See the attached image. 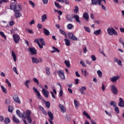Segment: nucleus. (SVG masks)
Wrapping results in <instances>:
<instances>
[{"mask_svg":"<svg viewBox=\"0 0 124 124\" xmlns=\"http://www.w3.org/2000/svg\"><path fill=\"white\" fill-rule=\"evenodd\" d=\"M101 1H102V0H91V3L93 5H101L102 9L106 10V7L101 4Z\"/></svg>","mask_w":124,"mask_h":124,"instance_id":"1","label":"nucleus"},{"mask_svg":"<svg viewBox=\"0 0 124 124\" xmlns=\"http://www.w3.org/2000/svg\"><path fill=\"white\" fill-rule=\"evenodd\" d=\"M107 31L109 35H113V34H114V35H118V32H117V31L113 28H108Z\"/></svg>","mask_w":124,"mask_h":124,"instance_id":"2","label":"nucleus"},{"mask_svg":"<svg viewBox=\"0 0 124 124\" xmlns=\"http://www.w3.org/2000/svg\"><path fill=\"white\" fill-rule=\"evenodd\" d=\"M31 110L28 109L26 110V114L27 115V120L29 124H31L32 123V119L31 118Z\"/></svg>","mask_w":124,"mask_h":124,"instance_id":"3","label":"nucleus"},{"mask_svg":"<svg viewBox=\"0 0 124 124\" xmlns=\"http://www.w3.org/2000/svg\"><path fill=\"white\" fill-rule=\"evenodd\" d=\"M14 41L15 42L16 44L19 43L20 42V39L21 38L20 37V36L18 35V34H14L13 35Z\"/></svg>","mask_w":124,"mask_h":124,"instance_id":"4","label":"nucleus"},{"mask_svg":"<svg viewBox=\"0 0 124 124\" xmlns=\"http://www.w3.org/2000/svg\"><path fill=\"white\" fill-rule=\"evenodd\" d=\"M110 90L111 93H113L115 95H117L118 94V89L115 85H111L110 87Z\"/></svg>","mask_w":124,"mask_h":124,"instance_id":"5","label":"nucleus"},{"mask_svg":"<svg viewBox=\"0 0 124 124\" xmlns=\"http://www.w3.org/2000/svg\"><path fill=\"white\" fill-rule=\"evenodd\" d=\"M83 114L84 115H85L86 117V118H87V119H89V120H91V124H96V122H95V121H94L93 119L92 120V119L91 118V116H90L89 115V114H88L87 113V112L84 111H83Z\"/></svg>","mask_w":124,"mask_h":124,"instance_id":"6","label":"nucleus"},{"mask_svg":"<svg viewBox=\"0 0 124 124\" xmlns=\"http://www.w3.org/2000/svg\"><path fill=\"white\" fill-rule=\"evenodd\" d=\"M42 93L45 97H46V98H48V97H49V91H48L47 90L43 88V89L42 90Z\"/></svg>","mask_w":124,"mask_h":124,"instance_id":"7","label":"nucleus"},{"mask_svg":"<svg viewBox=\"0 0 124 124\" xmlns=\"http://www.w3.org/2000/svg\"><path fill=\"white\" fill-rule=\"evenodd\" d=\"M57 74L59 75V77H60L61 79H62V80L65 79V77H64V73L63 72V71H58Z\"/></svg>","mask_w":124,"mask_h":124,"instance_id":"8","label":"nucleus"},{"mask_svg":"<svg viewBox=\"0 0 124 124\" xmlns=\"http://www.w3.org/2000/svg\"><path fill=\"white\" fill-rule=\"evenodd\" d=\"M28 51L30 52L31 55H36L37 53V51H36V49L34 47H29Z\"/></svg>","mask_w":124,"mask_h":124,"instance_id":"9","label":"nucleus"},{"mask_svg":"<svg viewBox=\"0 0 124 124\" xmlns=\"http://www.w3.org/2000/svg\"><path fill=\"white\" fill-rule=\"evenodd\" d=\"M13 100L16 103H17L18 104H21V101L20 100V98H19V96L17 95H15L13 97Z\"/></svg>","mask_w":124,"mask_h":124,"instance_id":"10","label":"nucleus"},{"mask_svg":"<svg viewBox=\"0 0 124 124\" xmlns=\"http://www.w3.org/2000/svg\"><path fill=\"white\" fill-rule=\"evenodd\" d=\"M32 89H33V91L34 92V93H37V95L39 97V99H42V96L40 94V93H39V92L38 91L37 89H36L35 87H33Z\"/></svg>","mask_w":124,"mask_h":124,"instance_id":"11","label":"nucleus"},{"mask_svg":"<svg viewBox=\"0 0 124 124\" xmlns=\"http://www.w3.org/2000/svg\"><path fill=\"white\" fill-rule=\"evenodd\" d=\"M87 90V88L86 86H82L81 88L79 89V92H80L81 94H85V92L84 91H86Z\"/></svg>","mask_w":124,"mask_h":124,"instance_id":"12","label":"nucleus"},{"mask_svg":"<svg viewBox=\"0 0 124 124\" xmlns=\"http://www.w3.org/2000/svg\"><path fill=\"white\" fill-rule=\"evenodd\" d=\"M73 18L76 20L77 23H79V24H81V21H80V17L77 15H74L73 16Z\"/></svg>","mask_w":124,"mask_h":124,"instance_id":"13","label":"nucleus"},{"mask_svg":"<svg viewBox=\"0 0 124 124\" xmlns=\"http://www.w3.org/2000/svg\"><path fill=\"white\" fill-rule=\"evenodd\" d=\"M118 106L119 107H124V101L123 100V98H119V103L118 104Z\"/></svg>","mask_w":124,"mask_h":124,"instance_id":"14","label":"nucleus"},{"mask_svg":"<svg viewBox=\"0 0 124 124\" xmlns=\"http://www.w3.org/2000/svg\"><path fill=\"white\" fill-rule=\"evenodd\" d=\"M22 10V5L20 4H18L17 5H16V7L14 10V11H21Z\"/></svg>","mask_w":124,"mask_h":124,"instance_id":"15","label":"nucleus"},{"mask_svg":"<svg viewBox=\"0 0 124 124\" xmlns=\"http://www.w3.org/2000/svg\"><path fill=\"white\" fill-rule=\"evenodd\" d=\"M13 121L16 124H20V120L15 115L13 116Z\"/></svg>","mask_w":124,"mask_h":124,"instance_id":"16","label":"nucleus"},{"mask_svg":"<svg viewBox=\"0 0 124 124\" xmlns=\"http://www.w3.org/2000/svg\"><path fill=\"white\" fill-rule=\"evenodd\" d=\"M66 18L68 22H73V17L71 16L70 15H67Z\"/></svg>","mask_w":124,"mask_h":124,"instance_id":"17","label":"nucleus"},{"mask_svg":"<svg viewBox=\"0 0 124 124\" xmlns=\"http://www.w3.org/2000/svg\"><path fill=\"white\" fill-rule=\"evenodd\" d=\"M15 14V16L16 18H20L22 16V14L20 13V11H14Z\"/></svg>","mask_w":124,"mask_h":124,"instance_id":"18","label":"nucleus"},{"mask_svg":"<svg viewBox=\"0 0 124 124\" xmlns=\"http://www.w3.org/2000/svg\"><path fill=\"white\" fill-rule=\"evenodd\" d=\"M119 79H120V76H116L111 78L110 80L111 82H116V81H117V80H119Z\"/></svg>","mask_w":124,"mask_h":124,"instance_id":"19","label":"nucleus"},{"mask_svg":"<svg viewBox=\"0 0 124 124\" xmlns=\"http://www.w3.org/2000/svg\"><path fill=\"white\" fill-rule=\"evenodd\" d=\"M59 108H60L62 113H64L65 112H66V109H65V108L64 107V106H63V105L62 104H59Z\"/></svg>","mask_w":124,"mask_h":124,"instance_id":"20","label":"nucleus"},{"mask_svg":"<svg viewBox=\"0 0 124 124\" xmlns=\"http://www.w3.org/2000/svg\"><path fill=\"white\" fill-rule=\"evenodd\" d=\"M48 116L49 117L50 120L51 121H53L54 120V115H53V113L52 112L49 111L47 112Z\"/></svg>","mask_w":124,"mask_h":124,"instance_id":"21","label":"nucleus"},{"mask_svg":"<svg viewBox=\"0 0 124 124\" xmlns=\"http://www.w3.org/2000/svg\"><path fill=\"white\" fill-rule=\"evenodd\" d=\"M31 60H32V62L33 63H36V64H37L38 63H39V61H38V60H37V58L32 57Z\"/></svg>","mask_w":124,"mask_h":124,"instance_id":"22","label":"nucleus"},{"mask_svg":"<svg viewBox=\"0 0 124 124\" xmlns=\"http://www.w3.org/2000/svg\"><path fill=\"white\" fill-rule=\"evenodd\" d=\"M43 31H44V34H45V35H46V36L50 35V31H49V30L45 28H44Z\"/></svg>","mask_w":124,"mask_h":124,"instance_id":"23","label":"nucleus"},{"mask_svg":"<svg viewBox=\"0 0 124 124\" xmlns=\"http://www.w3.org/2000/svg\"><path fill=\"white\" fill-rule=\"evenodd\" d=\"M10 7L11 10L14 11V9H15V7H16V3H15V2L11 3Z\"/></svg>","mask_w":124,"mask_h":124,"instance_id":"24","label":"nucleus"},{"mask_svg":"<svg viewBox=\"0 0 124 124\" xmlns=\"http://www.w3.org/2000/svg\"><path fill=\"white\" fill-rule=\"evenodd\" d=\"M83 17L87 21H89V17L88 13L85 12L83 14Z\"/></svg>","mask_w":124,"mask_h":124,"instance_id":"25","label":"nucleus"},{"mask_svg":"<svg viewBox=\"0 0 124 124\" xmlns=\"http://www.w3.org/2000/svg\"><path fill=\"white\" fill-rule=\"evenodd\" d=\"M12 56L13 58V60L14 62H16L17 61V57L16 56V54L14 53V51H12Z\"/></svg>","mask_w":124,"mask_h":124,"instance_id":"26","label":"nucleus"},{"mask_svg":"<svg viewBox=\"0 0 124 124\" xmlns=\"http://www.w3.org/2000/svg\"><path fill=\"white\" fill-rule=\"evenodd\" d=\"M42 22H45L47 20V16L46 14H44L41 17Z\"/></svg>","mask_w":124,"mask_h":124,"instance_id":"27","label":"nucleus"},{"mask_svg":"<svg viewBox=\"0 0 124 124\" xmlns=\"http://www.w3.org/2000/svg\"><path fill=\"white\" fill-rule=\"evenodd\" d=\"M64 42L65 43V45L66 46H70V41L68 40V39H65Z\"/></svg>","mask_w":124,"mask_h":124,"instance_id":"28","label":"nucleus"},{"mask_svg":"<svg viewBox=\"0 0 124 124\" xmlns=\"http://www.w3.org/2000/svg\"><path fill=\"white\" fill-rule=\"evenodd\" d=\"M46 73L47 75H48V76H50V68L46 67Z\"/></svg>","mask_w":124,"mask_h":124,"instance_id":"29","label":"nucleus"},{"mask_svg":"<svg viewBox=\"0 0 124 124\" xmlns=\"http://www.w3.org/2000/svg\"><path fill=\"white\" fill-rule=\"evenodd\" d=\"M28 117V114H27V112H24L21 115V118H22V119H27Z\"/></svg>","mask_w":124,"mask_h":124,"instance_id":"30","label":"nucleus"},{"mask_svg":"<svg viewBox=\"0 0 124 124\" xmlns=\"http://www.w3.org/2000/svg\"><path fill=\"white\" fill-rule=\"evenodd\" d=\"M81 72L82 74L84 73V76L85 77H87V76H88L89 75V72H88L86 70L84 71L82 69H81Z\"/></svg>","mask_w":124,"mask_h":124,"instance_id":"31","label":"nucleus"},{"mask_svg":"<svg viewBox=\"0 0 124 124\" xmlns=\"http://www.w3.org/2000/svg\"><path fill=\"white\" fill-rule=\"evenodd\" d=\"M101 32V30L100 29H99L98 30H96V31H94L93 32L94 34L96 35H99Z\"/></svg>","mask_w":124,"mask_h":124,"instance_id":"32","label":"nucleus"},{"mask_svg":"<svg viewBox=\"0 0 124 124\" xmlns=\"http://www.w3.org/2000/svg\"><path fill=\"white\" fill-rule=\"evenodd\" d=\"M111 106H113L114 107H116L117 106V102L112 101L110 103Z\"/></svg>","mask_w":124,"mask_h":124,"instance_id":"33","label":"nucleus"},{"mask_svg":"<svg viewBox=\"0 0 124 124\" xmlns=\"http://www.w3.org/2000/svg\"><path fill=\"white\" fill-rule=\"evenodd\" d=\"M64 63L67 67H70V62H69L68 61L65 60L64 61Z\"/></svg>","mask_w":124,"mask_h":124,"instance_id":"34","label":"nucleus"},{"mask_svg":"<svg viewBox=\"0 0 124 124\" xmlns=\"http://www.w3.org/2000/svg\"><path fill=\"white\" fill-rule=\"evenodd\" d=\"M4 122L5 124H8L10 123V119L7 117V118H5Z\"/></svg>","mask_w":124,"mask_h":124,"instance_id":"35","label":"nucleus"},{"mask_svg":"<svg viewBox=\"0 0 124 124\" xmlns=\"http://www.w3.org/2000/svg\"><path fill=\"white\" fill-rule=\"evenodd\" d=\"M78 11H79V7H78V6H75V9H74V12H75L76 14H77Z\"/></svg>","mask_w":124,"mask_h":124,"instance_id":"36","label":"nucleus"},{"mask_svg":"<svg viewBox=\"0 0 124 124\" xmlns=\"http://www.w3.org/2000/svg\"><path fill=\"white\" fill-rule=\"evenodd\" d=\"M54 4H55L56 7H57V8H58V9H61V8L62 7V6H61V5H60V4H59V3H58L57 2H55Z\"/></svg>","mask_w":124,"mask_h":124,"instance_id":"37","label":"nucleus"},{"mask_svg":"<svg viewBox=\"0 0 124 124\" xmlns=\"http://www.w3.org/2000/svg\"><path fill=\"white\" fill-rule=\"evenodd\" d=\"M14 108L12 106H9L8 108V111L9 112H10V113H12V112H13V110H14Z\"/></svg>","mask_w":124,"mask_h":124,"instance_id":"38","label":"nucleus"},{"mask_svg":"<svg viewBox=\"0 0 124 124\" xmlns=\"http://www.w3.org/2000/svg\"><path fill=\"white\" fill-rule=\"evenodd\" d=\"M74 104H75V107L76 108L79 107V103L78 102V101H77V100H74Z\"/></svg>","mask_w":124,"mask_h":124,"instance_id":"39","label":"nucleus"},{"mask_svg":"<svg viewBox=\"0 0 124 124\" xmlns=\"http://www.w3.org/2000/svg\"><path fill=\"white\" fill-rule=\"evenodd\" d=\"M114 110L115 111L116 114H119L120 113V109L119 108V107H115Z\"/></svg>","mask_w":124,"mask_h":124,"instance_id":"40","label":"nucleus"},{"mask_svg":"<svg viewBox=\"0 0 124 124\" xmlns=\"http://www.w3.org/2000/svg\"><path fill=\"white\" fill-rule=\"evenodd\" d=\"M0 35H1V36H2V37H3L4 39H6V36L5 35V34H4V33H3V32L0 31Z\"/></svg>","mask_w":124,"mask_h":124,"instance_id":"41","label":"nucleus"},{"mask_svg":"<svg viewBox=\"0 0 124 124\" xmlns=\"http://www.w3.org/2000/svg\"><path fill=\"white\" fill-rule=\"evenodd\" d=\"M97 73L99 77H100V78L102 77V72H101V71L98 70L97 71Z\"/></svg>","mask_w":124,"mask_h":124,"instance_id":"42","label":"nucleus"},{"mask_svg":"<svg viewBox=\"0 0 124 124\" xmlns=\"http://www.w3.org/2000/svg\"><path fill=\"white\" fill-rule=\"evenodd\" d=\"M1 89L2 91V92H3V93H7V90H6V89H5L3 86H1Z\"/></svg>","mask_w":124,"mask_h":124,"instance_id":"43","label":"nucleus"},{"mask_svg":"<svg viewBox=\"0 0 124 124\" xmlns=\"http://www.w3.org/2000/svg\"><path fill=\"white\" fill-rule=\"evenodd\" d=\"M84 29H85V31H87L88 32H91V29H90V28L84 26Z\"/></svg>","mask_w":124,"mask_h":124,"instance_id":"44","label":"nucleus"},{"mask_svg":"<svg viewBox=\"0 0 124 124\" xmlns=\"http://www.w3.org/2000/svg\"><path fill=\"white\" fill-rule=\"evenodd\" d=\"M46 108H50V102H46Z\"/></svg>","mask_w":124,"mask_h":124,"instance_id":"45","label":"nucleus"},{"mask_svg":"<svg viewBox=\"0 0 124 124\" xmlns=\"http://www.w3.org/2000/svg\"><path fill=\"white\" fill-rule=\"evenodd\" d=\"M39 41L42 45H45V42H44V40L43 38H40Z\"/></svg>","mask_w":124,"mask_h":124,"instance_id":"46","label":"nucleus"},{"mask_svg":"<svg viewBox=\"0 0 124 124\" xmlns=\"http://www.w3.org/2000/svg\"><path fill=\"white\" fill-rule=\"evenodd\" d=\"M16 114L18 115L19 118H21V111L19 109H17L16 111Z\"/></svg>","mask_w":124,"mask_h":124,"instance_id":"47","label":"nucleus"},{"mask_svg":"<svg viewBox=\"0 0 124 124\" xmlns=\"http://www.w3.org/2000/svg\"><path fill=\"white\" fill-rule=\"evenodd\" d=\"M29 2H30V4H31V5H32V7H33V8H34V7H35V4L33 2H32V1L30 0Z\"/></svg>","mask_w":124,"mask_h":124,"instance_id":"48","label":"nucleus"},{"mask_svg":"<svg viewBox=\"0 0 124 124\" xmlns=\"http://www.w3.org/2000/svg\"><path fill=\"white\" fill-rule=\"evenodd\" d=\"M61 34H62L63 35H66V33H65V32L64 31H63V30H62V29H60L59 30Z\"/></svg>","mask_w":124,"mask_h":124,"instance_id":"49","label":"nucleus"},{"mask_svg":"<svg viewBox=\"0 0 124 124\" xmlns=\"http://www.w3.org/2000/svg\"><path fill=\"white\" fill-rule=\"evenodd\" d=\"M33 81H34V82L37 85H39V81H38V79H37L36 78H34L33 79Z\"/></svg>","mask_w":124,"mask_h":124,"instance_id":"50","label":"nucleus"},{"mask_svg":"<svg viewBox=\"0 0 124 124\" xmlns=\"http://www.w3.org/2000/svg\"><path fill=\"white\" fill-rule=\"evenodd\" d=\"M59 95L61 97H62V95H63V92L62 91V90H61L59 92Z\"/></svg>","mask_w":124,"mask_h":124,"instance_id":"51","label":"nucleus"},{"mask_svg":"<svg viewBox=\"0 0 124 124\" xmlns=\"http://www.w3.org/2000/svg\"><path fill=\"white\" fill-rule=\"evenodd\" d=\"M71 39H72V40H73L74 41H77V40H78V39L77 38V37L74 36V35H73V36L72 37Z\"/></svg>","mask_w":124,"mask_h":124,"instance_id":"52","label":"nucleus"},{"mask_svg":"<svg viewBox=\"0 0 124 124\" xmlns=\"http://www.w3.org/2000/svg\"><path fill=\"white\" fill-rule=\"evenodd\" d=\"M91 58L93 62H95V61H96V58L94 55L91 56Z\"/></svg>","mask_w":124,"mask_h":124,"instance_id":"53","label":"nucleus"},{"mask_svg":"<svg viewBox=\"0 0 124 124\" xmlns=\"http://www.w3.org/2000/svg\"><path fill=\"white\" fill-rule=\"evenodd\" d=\"M73 35H74L73 34V33H71V32H69L68 33V36L69 37V38H70L71 39L72 37L73 36Z\"/></svg>","mask_w":124,"mask_h":124,"instance_id":"54","label":"nucleus"},{"mask_svg":"<svg viewBox=\"0 0 124 124\" xmlns=\"http://www.w3.org/2000/svg\"><path fill=\"white\" fill-rule=\"evenodd\" d=\"M68 27V29H69V30H71V29H72L73 28V25L71 24H69L67 25Z\"/></svg>","mask_w":124,"mask_h":124,"instance_id":"55","label":"nucleus"},{"mask_svg":"<svg viewBox=\"0 0 124 124\" xmlns=\"http://www.w3.org/2000/svg\"><path fill=\"white\" fill-rule=\"evenodd\" d=\"M30 80H26L25 83H24V85H25V86H26V87H27V88H29V85H28V84H29V83H30Z\"/></svg>","mask_w":124,"mask_h":124,"instance_id":"56","label":"nucleus"},{"mask_svg":"<svg viewBox=\"0 0 124 124\" xmlns=\"http://www.w3.org/2000/svg\"><path fill=\"white\" fill-rule=\"evenodd\" d=\"M13 71L16 73V74L18 75V72L17 71V68L14 67L13 69Z\"/></svg>","mask_w":124,"mask_h":124,"instance_id":"57","label":"nucleus"},{"mask_svg":"<svg viewBox=\"0 0 124 124\" xmlns=\"http://www.w3.org/2000/svg\"><path fill=\"white\" fill-rule=\"evenodd\" d=\"M5 104L9 105V104H10V100L7 99L5 100Z\"/></svg>","mask_w":124,"mask_h":124,"instance_id":"58","label":"nucleus"},{"mask_svg":"<svg viewBox=\"0 0 124 124\" xmlns=\"http://www.w3.org/2000/svg\"><path fill=\"white\" fill-rule=\"evenodd\" d=\"M80 63L82 65V66L83 67H86V64H85V62L83 61H80Z\"/></svg>","mask_w":124,"mask_h":124,"instance_id":"59","label":"nucleus"},{"mask_svg":"<svg viewBox=\"0 0 124 124\" xmlns=\"http://www.w3.org/2000/svg\"><path fill=\"white\" fill-rule=\"evenodd\" d=\"M62 2H65V3H66V4H69V1H68L67 0H62Z\"/></svg>","mask_w":124,"mask_h":124,"instance_id":"60","label":"nucleus"},{"mask_svg":"<svg viewBox=\"0 0 124 124\" xmlns=\"http://www.w3.org/2000/svg\"><path fill=\"white\" fill-rule=\"evenodd\" d=\"M37 27L38 29H41L42 28V24L38 23L37 24Z\"/></svg>","mask_w":124,"mask_h":124,"instance_id":"61","label":"nucleus"},{"mask_svg":"<svg viewBox=\"0 0 124 124\" xmlns=\"http://www.w3.org/2000/svg\"><path fill=\"white\" fill-rule=\"evenodd\" d=\"M44 4H47L48 3V0H42Z\"/></svg>","mask_w":124,"mask_h":124,"instance_id":"62","label":"nucleus"},{"mask_svg":"<svg viewBox=\"0 0 124 124\" xmlns=\"http://www.w3.org/2000/svg\"><path fill=\"white\" fill-rule=\"evenodd\" d=\"M34 23H35V22L34 21V20H32L30 23L29 24L31 26V25H33V24H34Z\"/></svg>","mask_w":124,"mask_h":124,"instance_id":"63","label":"nucleus"},{"mask_svg":"<svg viewBox=\"0 0 124 124\" xmlns=\"http://www.w3.org/2000/svg\"><path fill=\"white\" fill-rule=\"evenodd\" d=\"M117 63L118 64V65H122V61L121 60H119L118 62H117Z\"/></svg>","mask_w":124,"mask_h":124,"instance_id":"64","label":"nucleus"}]
</instances>
